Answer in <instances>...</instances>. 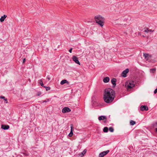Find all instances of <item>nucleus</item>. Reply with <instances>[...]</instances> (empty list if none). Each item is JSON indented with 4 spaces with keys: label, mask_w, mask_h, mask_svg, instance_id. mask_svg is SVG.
<instances>
[{
    "label": "nucleus",
    "mask_w": 157,
    "mask_h": 157,
    "mask_svg": "<svg viewBox=\"0 0 157 157\" xmlns=\"http://www.w3.org/2000/svg\"><path fill=\"white\" fill-rule=\"evenodd\" d=\"M86 152V150L85 149L83 150V151L82 152L81 154L82 155V156H83L85 154Z\"/></svg>",
    "instance_id": "nucleus-21"
},
{
    "label": "nucleus",
    "mask_w": 157,
    "mask_h": 157,
    "mask_svg": "<svg viewBox=\"0 0 157 157\" xmlns=\"http://www.w3.org/2000/svg\"><path fill=\"white\" fill-rule=\"evenodd\" d=\"M44 87L46 88V90L47 91L49 90L50 89V88L49 87L44 86Z\"/></svg>",
    "instance_id": "nucleus-23"
},
{
    "label": "nucleus",
    "mask_w": 157,
    "mask_h": 157,
    "mask_svg": "<svg viewBox=\"0 0 157 157\" xmlns=\"http://www.w3.org/2000/svg\"><path fill=\"white\" fill-rule=\"evenodd\" d=\"M140 109L142 111H147L148 110V108L146 105H141L140 107Z\"/></svg>",
    "instance_id": "nucleus-9"
},
{
    "label": "nucleus",
    "mask_w": 157,
    "mask_h": 157,
    "mask_svg": "<svg viewBox=\"0 0 157 157\" xmlns=\"http://www.w3.org/2000/svg\"><path fill=\"white\" fill-rule=\"evenodd\" d=\"M130 124L131 125H134L136 123V122L134 121H132V120H131L130 121Z\"/></svg>",
    "instance_id": "nucleus-19"
},
{
    "label": "nucleus",
    "mask_w": 157,
    "mask_h": 157,
    "mask_svg": "<svg viewBox=\"0 0 157 157\" xmlns=\"http://www.w3.org/2000/svg\"><path fill=\"white\" fill-rule=\"evenodd\" d=\"M109 130L111 132H113L114 131V129L112 127H110L109 128Z\"/></svg>",
    "instance_id": "nucleus-22"
},
{
    "label": "nucleus",
    "mask_w": 157,
    "mask_h": 157,
    "mask_svg": "<svg viewBox=\"0 0 157 157\" xmlns=\"http://www.w3.org/2000/svg\"><path fill=\"white\" fill-rule=\"evenodd\" d=\"M49 101V100L48 99H46L44 101H42V102L44 103V102H47Z\"/></svg>",
    "instance_id": "nucleus-25"
},
{
    "label": "nucleus",
    "mask_w": 157,
    "mask_h": 157,
    "mask_svg": "<svg viewBox=\"0 0 157 157\" xmlns=\"http://www.w3.org/2000/svg\"><path fill=\"white\" fill-rule=\"evenodd\" d=\"M156 71V69L155 68H152L150 69V71L152 73H154Z\"/></svg>",
    "instance_id": "nucleus-20"
},
{
    "label": "nucleus",
    "mask_w": 157,
    "mask_h": 157,
    "mask_svg": "<svg viewBox=\"0 0 157 157\" xmlns=\"http://www.w3.org/2000/svg\"><path fill=\"white\" fill-rule=\"evenodd\" d=\"M65 83L68 84V82L66 79L62 80L60 82L61 85H63Z\"/></svg>",
    "instance_id": "nucleus-15"
},
{
    "label": "nucleus",
    "mask_w": 157,
    "mask_h": 157,
    "mask_svg": "<svg viewBox=\"0 0 157 157\" xmlns=\"http://www.w3.org/2000/svg\"><path fill=\"white\" fill-rule=\"evenodd\" d=\"M0 98H2V99H3L4 100H5V97H4L2 96H1L0 97Z\"/></svg>",
    "instance_id": "nucleus-27"
},
{
    "label": "nucleus",
    "mask_w": 157,
    "mask_h": 157,
    "mask_svg": "<svg viewBox=\"0 0 157 157\" xmlns=\"http://www.w3.org/2000/svg\"><path fill=\"white\" fill-rule=\"evenodd\" d=\"M41 94V93H40V94H39L38 95V96H39L40 94Z\"/></svg>",
    "instance_id": "nucleus-33"
},
{
    "label": "nucleus",
    "mask_w": 157,
    "mask_h": 157,
    "mask_svg": "<svg viewBox=\"0 0 157 157\" xmlns=\"http://www.w3.org/2000/svg\"><path fill=\"white\" fill-rule=\"evenodd\" d=\"M129 71L128 69L127 68L122 73V75L124 77H126L127 76V74L128 73Z\"/></svg>",
    "instance_id": "nucleus-5"
},
{
    "label": "nucleus",
    "mask_w": 157,
    "mask_h": 157,
    "mask_svg": "<svg viewBox=\"0 0 157 157\" xmlns=\"http://www.w3.org/2000/svg\"><path fill=\"white\" fill-rule=\"evenodd\" d=\"M109 152V150L104 151L100 153L99 155V157H102L106 155Z\"/></svg>",
    "instance_id": "nucleus-4"
},
{
    "label": "nucleus",
    "mask_w": 157,
    "mask_h": 157,
    "mask_svg": "<svg viewBox=\"0 0 157 157\" xmlns=\"http://www.w3.org/2000/svg\"><path fill=\"white\" fill-rule=\"evenodd\" d=\"M73 60L76 63L79 65H80V63L79 62L78 58L75 56H73L72 57Z\"/></svg>",
    "instance_id": "nucleus-7"
},
{
    "label": "nucleus",
    "mask_w": 157,
    "mask_h": 157,
    "mask_svg": "<svg viewBox=\"0 0 157 157\" xmlns=\"http://www.w3.org/2000/svg\"><path fill=\"white\" fill-rule=\"evenodd\" d=\"M4 100L5 101V103H8L7 99V98L5 99Z\"/></svg>",
    "instance_id": "nucleus-30"
},
{
    "label": "nucleus",
    "mask_w": 157,
    "mask_h": 157,
    "mask_svg": "<svg viewBox=\"0 0 157 157\" xmlns=\"http://www.w3.org/2000/svg\"><path fill=\"white\" fill-rule=\"evenodd\" d=\"M155 130L156 131V132H157V128H156Z\"/></svg>",
    "instance_id": "nucleus-34"
},
{
    "label": "nucleus",
    "mask_w": 157,
    "mask_h": 157,
    "mask_svg": "<svg viewBox=\"0 0 157 157\" xmlns=\"http://www.w3.org/2000/svg\"><path fill=\"white\" fill-rule=\"evenodd\" d=\"M157 93V88L156 89H155L154 91V94H156Z\"/></svg>",
    "instance_id": "nucleus-28"
},
{
    "label": "nucleus",
    "mask_w": 157,
    "mask_h": 157,
    "mask_svg": "<svg viewBox=\"0 0 157 157\" xmlns=\"http://www.w3.org/2000/svg\"><path fill=\"white\" fill-rule=\"evenodd\" d=\"M71 111V109L67 107H64L62 110V112L63 113H65L67 112H70Z\"/></svg>",
    "instance_id": "nucleus-6"
},
{
    "label": "nucleus",
    "mask_w": 157,
    "mask_h": 157,
    "mask_svg": "<svg viewBox=\"0 0 157 157\" xmlns=\"http://www.w3.org/2000/svg\"><path fill=\"white\" fill-rule=\"evenodd\" d=\"M7 17V16L6 15H4L3 16H2L0 18V21L1 22H3L5 19Z\"/></svg>",
    "instance_id": "nucleus-13"
},
{
    "label": "nucleus",
    "mask_w": 157,
    "mask_h": 157,
    "mask_svg": "<svg viewBox=\"0 0 157 157\" xmlns=\"http://www.w3.org/2000/svg\"><path fill=\"white\" fill-rule=\"evenodd\" d=\"M144 32L148 33L149 32H151V30H149L148 29H147L145 30Z\"/></svg>",
    "instance_id": "nucleus-24"
},
{
    "label": "nucleus",
    "mask_w": 157,
    "mask_h": 157,
    "mask_svg": "<svg viewBox=\"0 0 157 157\" xmlns=\"http://www.w3.org/2000/svg\"><path fill=\"white\" fill-rule=\"evenodd\" d=\"M39 83L41 86L43 87L44 86L42 81L41 80H40L39 81Z\"/></svg>",
    "instance_id": "nucleus-18"
},
{
    "label": "nucleus",
    "mask_w": 157,
    "mask_h": 157,
    "mask_svg": "<svg viewBox=\"0 0 157 157\" xmlns=\"http://www.w3.org/2000/svg\"><path fill=\"white\" fill-rule=\"evenodd\" d=\"M154 127H157V122H155L153 124Z\"/></svg>",
    "instance_id": "nucleus-26"
},
{
    "label": "nucleus",
    "mask_w": 157,
    "mask_h": 157,
    "mask_svg": "<svg viewBox=\"0 0 157 157\" xmlns=\"http://www.w3.org/2000/svg\"><path fill=\"white\" fill-rule=\"evenodd\" d=\"M95 21L97 23L101 26L102 27L104 25V18L100 15L96 16L94 18Z\"/></svg>",
    "instance_id": "nucleus-2"
},
{
    "label": "nucleus",
    "mask_w": 157,
    "mask_h": 157,
    "mask_svg": "<svg viewBox=\"0 0 157 157\" xmlns=\"http://www.w3.org/2000/svg\"><path fill=\"white\" fill-rule=\"evenodd\" d=\"M116 81L117 80L115 78H113L111 79V82L113 84V87H115L116 86Z\"/></svg>",
    "instance_id": "nucleus-11"
},
{
    "label": "nucleus",
    "mask_w": 157,
    "mask_h": 157,
    "mask_svg": "<svg viewBox=\"0 0 157 157\" xmlns=\"http://www.w3.org/2000/svg\"><path fill=\"white\" fill-rule=\"evenodd\" d=\"M47 78L48 79V80H49L50 79V78L49 77V76H47Z\"/></svg>",
    "instance_id": "nucleus-31"
},
{
    "label": "nucleus",
    "mask_w": 157,
    "mask_h": 157,
    "mask_svg": "<svg viewBox=\"0 0 157 157\" xmlns=\"http://www.w3.org/2000/svg\"><path fill=\"white\" fill-rule=\"evenodd\" d=\"M115 95V91L110 88L105 90L103 94V99L105 102L110 103L114 100Z\"/></svg>",
    "instance_id": "nucleus-1"
},
{
    "label": "nucleus",
    "mask_w": 157,
    "mask_h": 157,
    "mask_svg": "<svg viewBox=\"0 0 157 157\" xmlns=\"http://www.w3.org/2000/svg\"><path fill=\"white\" fill-rule=\"evenodd\" d=\"M72 48H71L69 50V52H70V53H71L72 52Z\"/></svg>",
    "instance_id": "nucleus-29"
},
{
    "label": "nucleus",
    "mask_w": 157,
    "mask_h": 157,
    "mask_svg": "<svg viewBox=\"0 0 157 157\" xmlns=\"http://www.w3.org/2000/svg\"><path fill=\"white\" fill-rule=\"evenodd\" d=\"M135 86L134 82L132 80L129 81L126 83L125 86L128 90H130Z\"/></svg>",
    "instance_id": "nucleus-3"
},
{
    "label": "nucleus",
    "mask_w": 157,
    "mask_h": 157,
    "mask_svg": "<svg viewBox=\"0 0 157 157\" xmlns=\"http://www.w3.org/2000/svg\"><path fill=\"white\" fill-rule=\"evenodd\" d=\"M25 58L23 60V63H24L25 62Z\"/></svg>",
    "instance_id": "nucleus-32"
},
{
    "label": "nucleus",
    "mask_w": 157,
    "mask_h": 157,
    "mask_svg": "<svg viewBox=\"0 0 157 157\" xmlns=\"http://www.w3.org/2000/svg\"><path fill=\"white\" fill-rule=\"evenodd\" d=\"M106 118V117L105 116H100L98 117V120L99 121H101V120H104V119H105Z\"/></svg>",
    "instance_id": "nucleus-16"
},
{
    "label": "nucleus",
    "mask_w": 157,
    "mask_h": 157,
    "mask_svg": "<svg viewBox=\"0 0 157 157\" xmlns=\"http://www.w3.org/2000/svg\"><path fill=\"white\" fill-rule=\"evenodd\" d=\"M109 77H106L103 80V82L105 83H107L109 82Z\"/></svg>",
    "instance_id": "nucleus-14"
},
{
    "label": "nucleus",
    "mask_w": 157,
    "mask_h": 157,
    "mask_svg": "<svg viewBox=\"0 0 157 157\" xmlns=\"http://www.w3.org/2000/svg\"><path fill=\"white\" fill-rule=\"evenodd\" d=\"M144 56V57L145 59L147 60H148L150 58H151V56L149 55L148 53H144L143 54Z\"/></svg>",
    "instance_id": "nucleus-8"
},
{
    "label": "nucleus",
    "mask_w": 157,
    "mask_h": 157,
    "mask_svg": "<svg viewBox=\"0 0 157 157\" xmlns=\"http://www.w3.org/2000/svg\"><path fill=\"white\" fill-rule=\"evenodd\" d=\"M108 128L107 127H105L103 128V132H108Z\"/></svg>",
    "instance_id": "nucleus-17"
},
{
    "label": "nucleus",
    "mask_w": 157,
    "mask_h": 157,
    "mask_svg": "<svg viewBox=\"0 0 157 157\" xmlns=\"http://www.w3.org/2000/svg\"><path fill=\"white\" fill-rule=\"evenodd\" d=\"M1 128L4 130H7L9 128L10 126L8 125L2 124Z\"/></svg>",
    "instance_id": "nucleus-10"
},
{
    "label": "nucleus",
    "mask_w": 157,
    "mask_h": 157,
    "mask_svg": "<svg viewBox=\"0 0 157 157\" xmlns=\"http://www.w3.org/2000/svg\"><path fill=\"white\" fill-rule=\"evenodd\" d=\"M71 132L68 135V136L70 137L72 136L73 134V125L72 124H71Z\"/></svg>",
    "instance_id": "nucleus-12"
}]
</instances>
